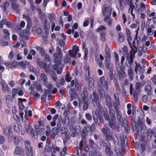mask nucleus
I'll return each instance as SVG.
<instances>
[{"mask_svg":"<svg viewBox=\"0 0 156 156\" xmlns=\"http://www.w3.org/2000/svg\"><path fill=\"white\" fill-rule=\"evenodd\" d=\"M106 103L108 107L111 106L112 104V102L110 96L108 94L106 95Z\"/></svg>","mask_w":156,"mask_h":156,"instance_id":"dca6fc26","label":"nucleus"},{"mask_svg":"<svg viewBox=\"0 0 156 156\" xmlns=\"http://www.w3.org/2000/svg\"><path fill=\"white\" fill-rule=\"evenodd\" d=\"M56 50L57 52L54 54V55L55 57L54 62L55 64L54 65L53 69L57 71L58 74H59L61 73L62 70L60 65L61 63L60 61L62 60L63 56L61 53V49L59 46L57 47Z\"/></svg>","mask_w":156,"mask_h":156,"instance_id":"f257e3e1","label":"nucleus"},{"mask_svg":"<svg viewBox=\"0 0 156 156\" xmlns=\"http://www.w3.org/2000/svg\"><path fill=\"white\" fill-rule=\"evenodd\" d=\"M43 69H44L45 72L47 73H49L50 72L51 73L53 72L52 71L51 68H48L47 66L45 67H44Z\"/></svg>","mask_w":156,"mask_h":156,"instance_id":"680f3d73","label":"nucleus"},{"mask_svg":"<svg viewBox=\"0 0 156 156\" xmlns=\"http://www.w3.org/2000/svg\"><path fill=\"white\" fill-rule=\"evenodd\" d=\"M98 91L99 94L101 98H103L105 96V92L101 87L98 88Z\"/></svg>","mask_w":156,"mask_h":156,"instance_id":"5701e85b","label":"nucleus"},{"mask_svg":"<svg viewBox=\"0 0 156 156\" xmlns=\"http://www.w3.org/2000/svg\"><path fill=\"white\" fill-rule=\"evenodd\" d=\"M14 153L17 155H20L22 156L24 155V151L23 148L19 146H16Z\"/></svg>","mask_w":156,"mask_h":156,"instance_id":"6e6552de","label":"nucleus"},{"mask_svg":"<svg viewBox=\"0 0 156 156\" xmlns=\"http://www.w3.org/2000/svg\"><path fill=\"white\" fill-rule=\"evenodd\" d=\"M104 20L105 22H107L108 23V26H110L112 25V20L108 16H105L104 17Z\"/></svg>","mask_w":156,"mask_h":156,"instance_id":"79ce46f5","label":"nucleus"},{"mask_svg":"<svg viewBox=\"0 0 156 156\" xmlns=\"http://www.w3.org/2000/svg\"><path fill=\"white\" fill-rule=\"evenodd\" d=\"M114 96L115 100V102L114 103V106L115 108H119L118 106L120 105V102L119 101L118 93L116 92L115 93Z\"/></svg>","mask_w":156,"mask_h":156,"instance_id":"4468645a","label":"nucleus"},{"mask_svg":"<svg viewBox=\"0 0 156 156\" xmlns=\"http://www.w3.org/2000/svg\"><path fill=\"white\" fill-rule=\"evenodd\" d=\"M50 28V25L48 21L45 20L44 24V29L46 31H48Z\"/></svg>","mask_w":156,"mask_h":156,"instance_id":"3c124183","label":"nucleus"},{"mask_svg":"<svg viewBox=\"0 0 156 156\" xmlns=\"http://www.w3.org/2000/svg\"><path fill=\"white\" fill-rule=\"evenodd\" d=\"M145 9V5L144 3L142 2L140 4V7L138 10V14H140L142 13Z\"/></svg>","mask_w":156,"mask_h":156,"instance_id":"393cba45","label":"nucleus"},{"mask_svg":"<svg viewBox=\"0 0 156 156\" xmlns=\"http://www.w3.org/2000/svg\"><path fill=\"white\" fill-rule=\"evenodd\" d=\"M23 18L25 19L27 21V28L30 29L32 25V21L30 16H28L23 14Z\"/></svg>","mask_w":156,"mask_h":156,"instance_id":"9b49d317","label":"nucleus"},{"mask_svg":"<svg viewBox=\"0 0 156 156\" xmlns=\"http://www.w3.org/2000/svg\"><path fill=\"white\" fill-rule=\"evenodd\" d=\"M70 56L68 54H67L64 57L63 61L65 64H67L68 63H70L71 58Z\"/></svg>","mask_w":156,"mask_h":156,"instance_id":"b1692460","label":"nucleus"},{"mask_svg":"<svg viewBox=\"0 0 156 156\" xmlns=\"http://www.w3.org/2000/svg\"><path fill=\"white\" fill-rule=\"evenodd\" d=\"M119 36L118 40L120 42H123L125 39V36L124 34L122 32L118 33Z\"/></svg>","mask_w":156,"mask_h":156,"instance_id":"c85d7f7f","label":"nucleus"},{"mask_svg":"<svg viewBox=\"0 0 156 156\" xmlns=\"http://www.w3.org/2000/svg\"><path fill=\"white\" fill-rule=\"evenodd\" d=\"M72 79V77L69 73H66V74L65 76V79L67 82H70Z\"/></svg>","mask_w":156,"mask_h":156,"instance_id":"5fc2aeb1","label":"nucleus"},{"mask_svg":"<svg viewBox=\"0 0 156 156\" xmlns=\"http://www.w3.org/2000/svg\"><path fill=\"white\" fill-rule=\"evenodd\" d=\"M13 129L14 130L18 133L20 131V129L17 123L14 124L13 125Z\"/></svg>","mask_w":156,"mask_h":156,"instance_id":"0e129e2a","label":"nucleus"},{"mask_svg":"<svg viewBox=\"0 0 156 156\" xmlns=\"http://www.w3.org/2000/svg\"><path fill=\"white\" fill-rule=\"evenodd\" d=\"M30 33L29 31L28 30H24L22 33H20V35L21 37L25 38L27 39H28L29 38L27 36V35H28Z\"/></svg>","mask_w":156,"mask_h":156,"instance_id":"aec40b11","label":"nucleus"},{"mask_svg":"<svg viewBox=\"0 0 156 156\" xmlns=\"http://www.w3.org/2000/svg\"><path fill=\"white\" fill-rule=\"evenodd\" d=\"M121 145L123 148H124L125 146H127L128 145V139H126V136L123 137L122 139H121Z\"/></svg>","mask_w":156,"mask_h":156,"instance_id":"6ab92c4d","label":"nucleus"},{"mask_svg":"<svg viewBox=\"0 0 156 156\" xmlns=\"http://www.w3.org/2000/svg\"><path fill=\"white\" fill-rule=\"evenodd\" d=\"M88 96V93L86 88H84L83 92L81 94L83 105V111L87 110L89 107V103L88 101L87 97Z\"/></svg>","mask_w":156,"mask_h":156,"instance_id":"20e7f679","label":"nucleus"},{"mask_svg":"<svg viewBox=\"0 0 156 156\" xmlns=\"http://www.w3.org/2000/svg\"><path fill=\"white\" fill-rule=\"evenodd\" d=\"M32 19L34 23L36 25H38L39 21L37 18L35 16H34L33 17Z\"/></svg>","mask_w":156,"mask_h":156,"instance_id":"338daca9","label":"nucleus"},{"mask_svg":"<svg viewBox=\"0 0 156 156\" xmlns=\"http://www.w3.org/2000/svg\"><path fill=\"white\" fill-rule=\"evenodd\" d=\"M60 149L59 147L54 144H53L51 147V154H55L56 152H59Z\"/></svg>","mask_w":156,"mask_h":156,"instance_id":"a211bd4d","label":"nucleus"},{"mask_svg":"<svg viewBox=\"0 0 156 156\" xmlns=\"http://www.w3.org/2000/svg\"><path fill=\"white\" fill-rule=\"evenodd\" d=\"M129 9L128 11L129 12L130 11H133L134 8L135 7V5H134L132 2V0H129Z\"/></svg>","mask_w":156,"mask_h":156,"instance_id":"ea45409f","label":"nucleus"},{"mask_svg":"<svg viewBox=\"0 0 156 156\" xmlns=\"http://www.w3.org/2000/svg\"><path fill=\"white\" fill-rule=\"evenodd\" d=\"M106 29V28L104 26L101 25L99 27H98L96 30V31L98 32L101 31H101H105V30Z\"/></svg>","mask_w":156,"mask_h":156,"instance_id":"c03bdc74","label":"nucleus"},{"mask_svg":"<svg viewBox=\"0 0 156 156\" xmlns=\"http://www.w3.org/2000/svg\"><path fill=\"white\" fill-rule=\"evenodd\" d=\"M76 154L77 156H81V149L80 147L77 146L76 149Z\"/></svg>","mask_w":156,"mask_h":156,"instance_id":"a18cd8bd","label":"nucleus"},{"mask_svg":"<svg viewBox=\"0 0 156 156\" xmlns=\"http://www.w3.org/2000/svg\"><path fill=\"white\" fill-rule=\"evenodd\" d=\"M84 69L85 70L86 77H89L90 76V72L89 66L87 65L85 66Z\"/></svg>","mask_w":156,"mask_h":156,"instance_id":"473e14b6","label":"nucleus"},{"mask_svg":"<svg viewBox=\"0 0 156 156\" xmlns=\"http://www.w3.org/2000/svg\"><path fill=\"white\" fill-rule=\"evenodd\" d=\"M109 114L110 118L108 121V124L110 127L113 129L117 130V131H119V125H117L116 127L115 123V112L114 110H109Z\"/></svg>","mask_w":156,"mask_h":156,"instance_id":"f03ea898","label":"nucleus"},{"mask_svg":"<svg viewBox=\"0 0 156 156\" xmlns=\"http://www.w3.org/2000/svg\"><path fill=\"white\" fill-rule=\"evenodd\" d=\"M16 0H13L12 1L11 3L12 7L13 10H14L17 13H19L20 11L19 9V6L15 2Z\"/></svg>","mask_w":156,"mask_h":156,"instance_id":"2eb2a0df","label":"nucleus"},{"mask_svg":"<svg viewBox=\"0 0 156 156\" xmlns=\"http://www.w3.org/2000/svg\"><path fill=\"white\" fill-rule=\"evenodd\" d=\"M81 132V128L79 125H76V130H74L73 132L75 133H79Z\"/></svg>","mask_w":156,"mask_h":156,"instance_id":"bf43d9fd","label":"nucleus"},{"mask_svg":"<svg viewBox=\"0 0 156 156\" xmlns=\"http://www.w3.org/2000/svg\"><path fill=\"white\" fill-rule=\"evenodd\" d=\"M147 137L148 139L151 140L152 139L153 135H154L153 131L151 129H148L147 130Z\"/></svg>","mask_w":156,"mask_h":156,"instance_id":"7c9ffc66","label":"nucleus"},{"mask_svg":"<svg viewBox=\"0 0 156 156\" xmlns=\"http://www.w3.org/2000/svg\"><path fill=\"white\" fill-rule=\"evenodd\" d=\"M40 77L41 80L43 81L44 83L48 81V79L46 75L44 73L40 74Z\"/></svg>","mask_w":156,"mask_h":156,"instance_id":"58836bf2","label":"nucleus"},{"mask_svg":"<svg viewBox=\"0 0 156 156\" xmlns=\"http://www.w3.org/2000/svg\"><path fill=\"white\" fill-rule=\"evenodd\" d=\"M70 86L71 87H75V89L78 90L81 87V83L78 79H75L71 81Z\"/></svg>","mask_w":156,"mask_h":156,"instance_id":"0eeeda50","label":"nucleus"},{"mask_svg":"<svg viewBox=\"0 0 156 156\" xmlns=\"http://www.w3.org/2000/svg\"><path fill=\"white\" fill-rule=\"evenodd\" d=\"M142 87L141 86L139 83H136V89L139 92H140V88Z\"/></svg>","mask_w":156,"mask_h":156,"instance_id":"69168bd1","label":"nucleus"},{"mask_svg":"<svg viewBox=\"0 0 156 156\" xmlns=\"http://www.w3.org/2000/svg\"><path fill=\"white\" fill-rule=\"evenodd\" d=\"M122 54L125 56H128L129 55V53L128 52V49L126 46H124L122 48Z\"/></svg>","mask_w":156,"mask_h":156,"instance_id":"72a5a7b5","label":"nucleus"},{"mask_svg":"<svg viewBox=\"0 0 156 156\" xmlns=\"http://www.w3.org/2000/svg\"><path fill=\"white\" fill-rule=\"evenodd\" d=\"M139 26L137 29V30L136 31V34L135 37V39L136 40V44H140V42L141 41L140 40V37H137V35H138V30L139 29Z\"/></svg>","mask_w":156,"mask_h":156,"instance_id":"e433bc0d","label":"nucleus"},{"mask_svg":"<svg viewBox=\"0 0 156 156\" xmlns=\"http://www.w3.org/2000/svg\"><path fill=\"white\" fill-rule=\"evenodd\" d=\"M105 31H101V34L100 36L101 39V41L104 42H105L106 41V38L105 37Z\"/></svg>","mask_w":156,"mask_h":156,"instance_id":"a19ab883","label":"nucleus"},{"mask_svg":"<svg viewBox=\"0 0 156 156\" xmlns=\"http://www.w3.org/2000/svg\"><path fill=\"white\" fill-rule=\"evenodd\" d=\"M86 80H88V83L90 87L92 88L94 87V81L93 79L91 78L86 77Z\"/></svg>","mask_w":156,"mask_h":156,"instance_id":"cd10ccee","label":"nucleus"},{"mask_svg":"<svg viewBox=\"0 0 156 156\" xmlns=\"http://www.w3.org/2000/svg\"><path fill=\"white\" fill-rule=\"evenodd\" d=\"M2 90L4 91L5 92L6 91H9V89L8 85L6 84H2Z\"/></svg>","mask_w":156,"mask_h":156,"instance_id":"de8ad7c7","label":"nucleus"},{"mask_svg":"<svg viewBox=\"0 0 156 156\" xmlns=\"http://www.w3.org/2000/svg\"><path fill=\"white\" fill-rule=\"evenodd\" d=\"M98 118L97 112L95 111L93 112V118L95 123L98 122Z\"/></svg>","mask_w":156,"mask_h":156,"instance_id":"49530a36","label":"nucleus"},{"mask_svg":"<svg viewBox=\"0 0 156 156\" xmlns=\"http://www.w3.org/2000/svg\"><path fill=\"white\" fill-rule=\"evenodd\" d=\"M4 21L5 23L4 24L7 25V26L9 27H12V26L10 23L7 19H4Z\"/></svg>","mask_w":156,"mask_h":156,"instance_id":"052dcab7","label":"nucleus"},{"mask_svg":"<svg viewBox=\"0 0 156 156\" xmlns=\"http://www.w3.org/2000/svg\"><path fill=\"white\" fill-rule=\"evenodd\" d=\"M117 70L119 78H125L126 77L125 72L123 66L118 65L117 67Z\"/></svg>","mask_w":156,"mask_h":156,"instance_id":"423d86ee","label":"nucleus"},{"mask_svg":"<svg viewBox=\"0 0 156 156\" xmlns=\"http://www.w3.org/2000/svg\"><path fill=\"white\" fill-rule=\"evenodd\" d=\"M140 92L139 93L136 89L135 90L134 89H133V90H132V94L133 95L134 100L136 102L137 101L138 98L140 94Z\"/></svg>","mask_w":156,"mask_h":156,"instance_id":"f3484780","label":"nucleus"},{"mask_svg":"<svg viewBox=\"0 0 156 156\" xmlns=\"http://www.w3.org/2000/svg\"><path fill=\"white\" fill-rule=\"evenodd\" d=\"M105 64L106 68L110 70L111 69L110 67L112 66V64L110 63V60H105Z\"/></svg>","mask_w":156,"mask_h":156,"instance_id":"37998d69","label":"nucleus"},{"mask_svg":"<svg viewBox=\"0 0 156 156\" xmlns=\"http://www.w3.org/2000/svg\"><path fill=\"white\" fill-rule=\"evenodd\" d=\"M29 67H30V72L36 73L39 71V69H38L36 68L33 66H31L30 65Z\"/></svg>","mask_w":156,"mask_h":156,"instance_id":"c9c22d12","label":"nucleus"},{"mask_svg":"<svg viewBox=\"0 0 156 156\" xmlns=\"http://www.w3.org/2000/svg\"><path fill=\"white\" fill-rule=\"evenodd\" d=\"M44 83L45 87L49 88V89H51L52 88L53 85L50 82H48V81H47L46 82H45Z\"/></svg>","mask_w":156,"mask_h":156,"instance_id":"6e6d98bb","label":"nucleus"},{"mask_svg":"<svg viewBox=\"0 0 156 156\" xmlns=\"http://www.w3.org/2000/svg\"><path fill=\"white\" fill-rule=\"evenodd\" d=\"M55 16V15L54 13H52L51 14H49L48 15V18L50 20V22H52V20L54 19Z\"/></svg>","mask_w":156,"mask_h":156,"instance_id":"864d4df0","label":"nucleus"},{"mask_svg":"<svg viewBox=\"0 0 156 156\" xmlns=\"http://www.w3.org/2000/svg\"><path fill=\"white\" fill-rule=\"evenodd\" d=\"M91 96L94 106L95 107H98L100 110L102 109L103 107L100 104V101L99 99V97L96 93V91L94 90L93 91Z\"/></svg>","mask_w":156,"mask_h":156,"instance_id":"7ed1b4c3","label":"nucleus"},{"mask_svg":"<svg viewBox=\"0 0 156 156\" xmlns=\"http://www.w3.org/2000/svg\"><path fill=\"white\" fill-rule=\"evenodd\" d=\"M51 78L54 81H56L57 80V76L56 74L54 72H52L51 73Z\"/></svg>","mask_w":156,"mask_h":156,"instance_id":"e2e57ef3","label":"nucleus"},{"mask_svg":"<svg viewBox=\"0 0 156 156\" xmlns=\"http://www.w3.org/2000/svg\"><path fill=\"white\" fill-rule=\"evenodd\" d=\"M18 64L22 69H25L30 66V63L26 61H22L19 62Z\"/></svg>","mask_w":156,"mask_h":156,"instance_id":"ddd939ff","label":"nucleus"},{"mask_svg":"<svg viewBox=\"0 0 156 156\" xmlns=\"http://www.w3.org/2000/svg\"><path fill=\"white\" fill-rule=\"evenodd\" d=\"M115 138L112 139L114 144L116 145H118L119 144V141L117 137V135L116 134L115 135Z\"/></svg>","mask_w":156,"mask_h":156,"instance_id":"8fccbe9b","label":"nucleus"},{"mask_svg":"<svg viewBox=\"0 0 156 156\" xmlns=\"http://www.w3.org/2000/svg\"><path fill=\"white\" fill-rule=\"evenodd\" d=\"M101 131L103 133L106 135L109 133H110L111 132L110 129L108 127H105L102 128Z\"/></svg>","mask_w":156,"mask_h":156,"instance_id":"2f4dec72","label":"nucleus"},{"mask_svg":"<svg viewBox=\"0 0 156 156\" xmlns=\"http://www.w3.org/2000/svg\"><path fill=\"white\" fill-rule=\"evenodd\" d=\"M69 118L68 116H64V119L62 121V123L63 124H65L66 125H69Z\"/></svg>","mask_w":156,"mask_h":156,"instance_id":"4c0bfd02","label":"nucleus"},{"mask_svg":"<svg viewBox=\"0 0 156 156\" xmlns=\"http://www.w3.org/2000/svg\"><path fill=\"white\" fill-rule=\"evenodd\" d=\"M145 91L147 92V95H150L151 93V87L150 85H146L144 88Z\"/></svg>","mask_w":156,"mask_h":156,"instance_id":"4be33fe9","label":"nucleus"},{"mask_svg":"<svg viewBox=\"0 0 156 156\" xmlns=\"http://www.w3.org/2000/svg\"><path fill=\"white\" fill-rule=\"evenodd\" d=\"M69 53L68 54V55H69L70 56V57L71 58H72L73 57L75 58L76 55L77 54L72 50H69Z\"/></svg>","mask_w":156,"mask_h":156,"instance_id":"09e8293b","label":"nucleus"},{"mask_svg":"<svg viewBox=\"0 0 156 156\" xmlns=\"http://www.w3.org/2000/svg\"><path fill=\"white\" fill-rule=\"evenodd\" d=\"M116 110L117 119L119 123H123V119L121 113L119 110V108H115Z\"/></svg>","mask_w":156,"mask_h":156,"instance_id":"f8f14e48","label":"nucleus"},{"mask_svg":"<svg viewBox=\"0 0 156 156\" xmlns=\"http://www.w3.org/2000/svg\"><path fill=\"white\" fill-rule=\"evenodd\" d=\"M85 117L86 119L89 121H91L92 120V116L89 113H86L85 115Z\"/></svg>","mask_w":156,"mask_h":156,"instance_id":"13d9d810","label":"nucleus"},{"mask_svg":"<svg viewBox=\"0 0 156 156\" xmlns=\"http://www.w3.org/2000/svg\"><path fill=\"white\" fill-rule=\"evenodd\" d=\"M25 128L26 132L28 133L31 132V131L33 129L30 124H29L27 125H26L25 126Z\"/></svg>","mask_w":156,"mask_h":156,"instance_id":"f704fd0d","label":"nucleus"},{"mask_svg":"<svg viewBox=\"0 0 156 156\" xmlns=\"http://www.w3.org/2000/svg\"><path fill=\"white\" fill-rule=\"evenodd\" d=\"M25 146L26 154L27 156H33V148L30 146V143L28 140L24 142Z\"/></svg>","mask_w":156,"mask_h":156,"instance_id":"39448f33","label":"nucleus"},{"mask_svg":"<svg viewBox=\"0 0 156 156\" xmlns=\"http://www.w3.org/2000/svg\"><path fill=\"white\" fill-rule=\"evenodd\" d=\"M134 56H133V55L131 52H130V58L128 59V63L129 64V66H128L129 68H131L132 64L133 62V58Z\"/></svg>","mask_w":156,"mask_h":156,"instance_id":"c756f323","label":"nucleus"},{"mask_svg":"<svg viewBox=\"0 0 156 156\" xmlns=\"http://www.w3.org/2000/svg\"><path fill=\"white\" fill-rule=\"evenodd\" d=\"M38 65L40 68L43 69L44 67H45L47 66V64L44 62H41L40 64H39Z\"/></svg>","mask_w":156,"mask_h":156,"instance_id":"774afa93","label":"nucleus"},{"mask_svg":"<svg viewBox=\"0 0 156 156\" xmlns=\"http://www.w3.org/2000/svg\"><path fill=\"white\" fill-rule=\"evenodd\" d=\"M105 152L106 154L109 155L110 156L112 154V152L110 150V146L106 147Z\"/></svg>","mask_w":156,"mask_h":156,"instance_id":"4d7b16f0","label":"nucleus"},{"mask_svg":"<svg viewBox=\"0 0 156 156\" xmlns=\"http://www.w3.org/2000/svg\"><path fill=\"white\" fill-rule=\"evenodd\" d=\"M147 50V48L146 47L142 48L141 47H140L139 48V52L138 53V56H141L143 53H145L146 52Z\"/></svg>","mask_w":156,"mask_h":156,"instance_id":"a878e982","label":"nucleus"},{"mask_svg":"<svg viewBox=\"0 0 156 156\" xmlns=\"http://www.w3.org/2000/svg\"><path fill=\"white\" fill-rule=\"evenodd\" d=\"M128 73L130 80H132L134 76V73L133 69L129 68L128 70Z\"/></svg>","mask_w":156,"mask_h":156,"instance_id":"412c9836","label":"nucleus"},{"mask_svg":"<svg viewBox=\"0 0 156 156\" xmlns=\"http://www.w3.org/2000/svg\"><path fill=\"white\" fill-rule=\"evenodd\" d=\"M102 86L104 87L106 90H108V83L107 81H104L101 83Z\"/></svg>","mask_w":156,"mask_h":156,"instance_id":"603ef678","label":"nucleus"},{"mask_svg":"<svg viewBox=\"0 0 156 156\" xmlns=\"http://www.w3.org/2000/svg\"><path fill=\"white\" fill-rule=\"evenodd\" d=\"M21 139L20 137L16 135H14L13 136V141L16 145H18L19 143V140Z\"/></svg>","mask_w":156,"mask_h":156,"instance_id":"bb28decb","label":"nucleus"},{"mask_svg":"<svg viewBox=\"0 0 156 156\" xmlns=\"http://www.w3.org/2000/svg\"><path fill=\"white\" fill-rule=\"evenodd\" d=\"M24 93L22 90L17 89H13L12 90V98H14L17 94L20 96H22Z\"/></svg>","mask_w":156,"mask_h":156,"instance_id":"9d476101","label":"nucleus"},{"mask_svg":"<svg viewBox=\"0 0 156 156\" xmlns=\"http://www.w3.org/2000/svg\"><path fill=\"white\" fill-rule=\"evenodd\" d=\"M112 8L111 6L107 7L105 5L103 6V16H105L106 13L107 15L108 16L111 15L112 12Z\"/></svg>","mask_w":156,"mask_h":156,"instance_id":"1a4fd4ad","label":"nucleus"}]
</instances>
